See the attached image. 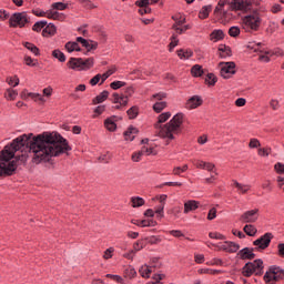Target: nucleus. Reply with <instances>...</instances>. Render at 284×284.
Here are the masks:
<instances>
[{
	"label": "nucleus",
	"instance_id": "1",
	"mask_svg": "<svg viewBox=\"0 0 284 284\" xmlns=\"http://www.w3.org/2000/svg\"><path fill=\"white\" fill-rule=\"evenodd\" d=\"M68 140L57 133L22 134L16 138L10 145H6L0 152V176H12L17 171V165L26 163L28 155H14V152H32L33 163H45L52 156L70 152Z\"/></svg>",
	"mask_w": 284,
	"mask_h": 284
},
{
	"label": "nucleus",
	"instance_id": "2",
	"mask_svg": "<svg viewBox=\"0 0 284 284\" xmlns=\"http://www.w3.org/2000/svg\"><path fill=\"white\" fill-rule=\"evenodd\" d=\"M170 116H172V113L170 112L161 113L158 118V122L154 124V128L160 130L159 136L172 141L174 140V134H179L181 132V125H183V113L175 114L169 123L161 126V123H165Z\"/></svg>",
	"mask_w": 284,
	"mask_h": 284
},
{
	"label": "nucleus",
	"instance_id": "3",
	"mask_svg": "<svg viewBox=\"0 0 284 284\" xmlns=\"http://www.w3.org/2000/svg\"><path fill=\"white\" fill-rule=\"evenodd\" d=\"M242 28L245 32H256L261 28V14L257 11L245 16L242 19Z\"/></svg>",
	"mask_w": 284,
	"mask_h": 284
},
{
	"label": "nucleus",
	"instance_id": "4",
	"mask_svg": "<svg viewBox=\"0 0 284 284\" xmlns=\"http://www.w3.org/2000/svg\"><path fill=\"white\" fill-rule=\"evenodd\" d=\"M243 276H261L263 274V260H255L254 262L246 263L242 268Z\"/></svg>",
	"mask_w": 284,
	"mask_h": 284
},
{
	"label": "nucleus",
	"instance_id": "5",
	"mask_svg": "<svg viewBox=\"0 0 284 284\" xmlns=\"http://www.w3.org/2000/svg\"><path fill=\"white\" fill-rule=\"evenodd\" d=\"M284 270L278 266H271L264 275V281L266 284H274L277 281H283Z\"/></svg>",
	"mask_w": 284,
	"mask_h": 284
},
{
	"label": "nucleus",
	"instance_id": "6",
	"mask_svg": "<svg viewBox=\"0 0 284 284\" xmlns=\"http://www.w3.org/2000/svg\"><path fill=\"white\" fill-rule=\"evenodd\" d=\"M30 19L28 18L27 12L13 13L9 19L10 28H24L26 23H29Z\"/></svg>",
	"mask_w": 284,
	"mask_h": 284
},
{
	"label": "nucleus",
	"instance_id": "7",
	"mask_svg": "<svg viewBox=\"0 0 284 284\" xmlns=\"http://www.w3.org/2000/svg\"><path fill=\"white\" fill-rule=\"evenodd\" d=\"M220 74L223 79H231L233 74H236V64L234 62H221Z\"/></svg>",
	"mask_w": 284,
	"mask_h": 284
},
{
	"label": "nucleus",
	"instance_id": "8",
	"mask_svg": "<svg viewBox=\"0 0 284 284\" xmlns=\"http://www.w3.org/2000/svg\"><path fill=\"white\" fill-rule=\"evenodd\" d=\"M232 10H240V12H250L252 10L251 0H233L231 2Z\"/></svg>",
	"mask_w": 284,
	"mask_h": 284
},
{
	"label": "nucleus",
	"instance_id": "9",
	"mask_svg": "<svg viewBox=\"0 0 284 284\" xmlns=\"http://www.w3.org/2000/svg\"><path fill=\"white\" fill-rule=\"evenodd\" d=\"M240 221L242 223H256V221H258V209L244 212L241 215Z\"/></svg>",
	"mask_w": 284,
	"mask_h": 284
},
{
	"label": "nucleus",
	"instance_id": "10",
	"mask_svg": "<svg viewBox=\"0 0 284 284\" xmlns=\"http://www.w3.org/2000/svg\"><path fill=\"white\" fill-rule=\"evenodd\" d=\"M270 243H272V233H265L253 242L255 247H258L260 250H266V247H270Z\"/></svg>",
	"mask_w": 284,
	"mask_h": 284
},
{
	"label": "nucleus",
	"instance_id": "11",
	"mask_svg": "<svg viewBox=\"0 0 284 284\" xmlns=\"http://www.w3.org/2000/svg\"><path fill=\"white\" fill-rule=\"evenodd\" d=\"M248 48L251 50H254V52H260V61H263L264 63H268L270 57H272V52L265 51L264 49L261 48V43L257 44H250Z\"/></svg>",
	"mask_w": 284,
	"mask_h": 284
},
{
	"label": "nucleus",
	"instance_id": "12",
	"mask_svg": "<svg viewBox=\"0 0 284 284\" xmlns=\"http://www.w3.org/2000/svg\"><path fill=\"white\" fill-rule=\"evenodd\" d=\"M128 97L119 93H113V103H119L114 106L115 110H121L128 105Z\"/></svg>",
	"mask_w": 284,
	"mask_h": 284
},
{
	"label": "nucleus",
	"instance_id": "13",
	"mask_svg": "<svg viewBox=\"0 0 284 284\" xmlns=\"http://www.w3.org/2000/svg\"><path fill=\"white\" fill-rule=\"evenodd\" d=\"M203 104V100L199 95H193L191 99L186 101L185 108L186 110H196L200 105Z\"/></svg>",
	"mask_w": 284,
	"mask_h": 284
},
{
	"label": "nucleus",
	"instance_id": "14",
	"mask_svg": "<svg viewBox=\"0 0 284 284\" xmlns=\"http://www.w3.org/2000/svg\"><path fill=\"white\" fill-rule=\"evenodd\" d=\"M237 256L242 260V261H252V258L256 257V254H254V248H250V247H245L241 251H239Z\"/></svg>",
	"mask_w": 284,
	"mask_h": 284
},
{
	"label": "nucleus",
	"instance_id": "15",
	"mask_svg": "<svg viewBox=\"0 0 284 284\" xmlns=\"http://www.w3.org/2000/svg\"><path fill=\"white\" fill-rule=\"evenodd\" d=\"M77 41L78 43H81L82 48H85L88 52H90V50H97V48H99V43L92 40H85L81 37H78Z\"/></svg>",
	"mask_w": 284,
	"mask_h": 284
},
{
	"label": "nucleus",
	"instance_id": "16",
	"mask_svg": "<svg viewBox=\"0 0 284 284\" xmlns=\"http://www.w3.org/2000/svg\"><path fill=\"white\" fill-rule=\"evenodd\" d=\"M135 4L139 6V13L140 14H150L152 12V9L149 7L150 6V0H138Z\"/></svg>",
	"mask_w": 284,
	"mask_h": 284
},
{
	"label": "nucleus",
	"instance_id": "17",
	"mask_svg": "<svg viewBox=\"0 0 284 284\" xmlns=\"http://www.w3.org/2000/svg\"><path fill=\"white\" fill-rule=\"evenodd\" d=\"M220 250L234 253L239 252V250H241V246L234 242H224L222 245H220Z\"/></svg>",
	"mask_w": 284,
	"mask_h": 284
},
{
	"label": "nucleus",
	"instance_id": "18",
	"mask_svg": "<svg viewBox=\"0 0 284 284\" xmlns=\"http://www.w3.org/2000/svg\"><path fill=\"white\" fill-rule=\"evenodd\" d=\"M227 3H230V0H220L214 10V14H216L217 17H221V19H223V17H225L227 14V12L223 11V8H225V6H227Z\"/></svg>",
	"mask_w": 284,
	"mask_h": 284
},
{
	"label": "nucleus",
	"instance_id": "19",
	"mask_svg": "<svg viewBox=\"0 0 284 284\" xmlns=\"http://www.w3.org/2000/svg\"><path fill=\"white\" fill-rule=\"evenodd\" d=\"M82 63H83V59L81 58H70L67 65L71 70H82Z\"/></svg>",
	"mask_w": 284,
	"mask_h": 284
},
{
	"label": "nucleus",
	"instance_id": "20",
	"mask_svg": "<svg viewBox=\"0 0 284 284\" xmlns=\"http://www.w3.org/2000/svg\"><path fill=\"white\" fill-rule=\"evenodd\" d=\"M194 210H199L197 201L189 200L184 203V214H190V212H194Z\"/></svg>",
	"mask_w": 284,
	"mask_h": 284
},
{
	"label": "nucleus",
	"instance_id": "21",
	"mask_svg": "<svg viewBox=\"0 0 284 284\" xmlns=\"http://www.w3.org/2000/svg\"><path fill=\"white\" fill-rule=\"evenodd\" d=\"M104 126L106 128V130H109V132H114V130H116V116H111L108 118L104 121Z\"/></svg>",
	"mask_w": 284,
	"mask_h": 284
},
{
	"label": "nucleus",
	"instance_id": "22",
	"mask_svg": "<svg viewBox=\"0 0 284 284\" xmlns=\"http://www.w3.org/2000/svg\"><path fill=\"white\" fill-rule=\"evenodd\" d=\"M225 38V33L223 32V30L219 29V30H214L211 34H210V39L216 43V41H222V39Z\"/></svg>",
	"mask_w": 284,
	"mask_h": 284
},
{
	"label": "nucleus",
	"instance_id": "23",
	"mask_svg": "<svg viewBox=\"0 0 284 284\" xmlns=\"http://www.w3.org/2000/svg\"><path fill=\"white\" fill-rule=\"evenodd\" d=\"M139 134V129L130 126L125 132L124 136L126 141H134V136Z\"/></svg>",
	"mask_w": 284,
	"mask_h": 284
},
{
	"label": "nucleus",
	"instance_id": "24",
	"mask_svg": "<svg viewBox=\"0 0 284 284\" xmlns=\"http://www.w3.org/2000/svg\"><path fill=\"white\" fill-rule=\"evenodd\" d=\"M57 33V27L52 23L48 24L43 31H42V36L43 37H52Z\"/></svg>",
	"mask_w": 284,
	"mask_h": 284
},
{
	"label": "nucleus",
	"instance_id": "25",
	"mask_svg": "<svg viewBox=\"0 0 284 284\" xmlns=\"http://www.w3.org/2000/svg\"><path fill=\"white\" fill-rule=\"evenodd\" d=\"M211 12H212V4L202 7L201 11L199 12V19H207Z\"/></svg>",
	"mask_w": 284,
	"mask_h": 284
},
{
	"label": "nucleus",
	"instance_id": "26",
	"mask_svg": "<svg viewBox=\"0 0 284 284\" xmlns=\"http://www.w3.org/2000/svg\"><path fill=\"white\" fill-rule=\"evenodd\" d=\"M139 274L142 278H150V275L152 274V266L143 265L139 270Z\"/></svg>",
	"mask_w": 284,
	"mask_h": 284
},
{
	"label": "nucleus",
	"instance_id": "27",
	"mask_svg": "<svg viewBox=\"0 0 284 284\" xmlns=\"http://www.w3.org/2000/svg\"><path fill=\"white\" fill-rule=\"evenodd\" d=\"M219 52H220L221 59H225L226 57H230L232 54V50L230 49V47L225 44H221L219 47Z\"/></svg>",
	"mask_w": 284,
	"mask_h": 284
},
{
	"label": "nucleus",
	"instance_id": "28",
	"mask_svg": "<svg viewBox=\"0 0 284 284\" xmlns=\"http://www.w3.org/2000/svg\"><path fill=\"white\" fill-rule=\"evenodd\" d=\"M193 54H194V52H192V50H190V49H186V50L180 49V50H178V57L180 59L187 60V59L192 58Z\"/></svg>",
	"mask_w": 284,
	"mask_h": 284
},
{
	"label": "nucleus",
	"instance_id": "29",
	"mask_svg": "<svg viewBox=\"0 0 284 284\" xmlns=\"http://www.w3.org/2000/svg\"><path fill=\"white\" fill-rule=\"evenodd\" d=\"M110 97V92L102 91L98 97L93 99V104L97 105L98 103H103Z\"/></svg>",
	"mask_w": 284,
	"mask_h": 284
},
{
	"label": "nucleus",
	"instance_id": "30",
	"mask_svg": "<svg viewBox=\"0 0 284 284\" xmlns=\"http://www.w3.org/2000/svg\"><path fill=\"white\" fill-rule=\"evenodd\" d=\"M65 50L69 52H81V47H79V42H67Z\"/></svg>",
	"mask_w": 284,
	"mask_h": 284
},
{
	"label": "nucleus",
	"instance_id": "31",
	"mask_svg": "<svg viewBox=\"0 0 284 284\" xmlns=\"http://www.w3.org/2000/svg\"><path fill=\"white\" fill-rule=\"evenodd\" d=\"M233 185H235V187L239 190L240 194H247V192H250L251 186L247 184H241L237 181H234Z\"/></svg>",
	"mask_w": 284,
	"mask_h": 284
},
{
	"label": "nucleus",
	"instance_id": "32",
	"mask_svg": "<svg viewBox=\"0 0 284 284\" xmlns=\"http://www.w3.org/2000/svg\"><path fill=\"white\" fill-rule=\"evenodd\" d=\"M4 97L8 101H14V99L19 97V92H17V90L14 89H7V91L4 92Z\"/></svg>",
	"mask_w": 284,
	"mask_h": 284
},
{
	"label": "nucleus",
	"instance_id": "33",
	"mask_svg": "<svg viewBox=\"0 0 284 284\" xmlns=\"http://www.w3.org/2000/svg\"><path fill=\"white\" fill-rule=\"evenodd\" d=\"M47 19H54L57 21L63 20V14H61L59 11H47Z\"/></svg>",
	"mask_w": 284,
	"mask_h": 284
},
{
	"label": "nucleus",
	"instance_id": "34",
	"mask_svg": "<svg viewBox=\"0 0 284 284\" xmlns=\"http://www.w3.org/2000/svg\"><path fill=\"white\" fill-rule=\"evenodd\" d=\"M52 57L54 59H58V61H60V63H65V54L63 52H61V50H59V49L53 50Z\"/></svg>",
	"mask_w": 284,
	"mask_h": 284
},
{
	"label": "nucleus",
	"instance_id": "35",
	"mask_svg": "<svg viewBox=\"0 0 284 284\" xmlns=\"http://www.w3.org/2000/svg\"><path fill=\"white\" fill-rule=\"evenodd\" d=\"M166 108H168V102L165 101L156 102L155 104H153V110L158 114L163 112V110H165Z\"/></svg>",
	"mask_w": 284,
	"mask_h": 284
},
{
	"label": "nucleus",
	"instance_id": "36",
	"mask_svg": "<svg viewBox=\"0 0 284 284\" xmlns=\"http://www.w3.org/2000/svg\"><path fill=\"white\" fill-rule=\"evenodd\" d=\"M179 45V38L176 33H173L171 37V42L169 44V52H172Z\"/></svg>",
	"mask_w": 284,
	"mask_h": 284
},
{
	"label": "nucleus",
	"instance_id": "37",
	"mask_svg": "<svg viewBox=\"0 0 284 284\" xmlns=\"http://www.w3.org/2000/svg\"><path fill=\"white\" fill-rule=\"evenodd\" d=\"M191 74H193L194 77H203V67H201L200 64L193 65L191 69Z\"/></svg>",
	"mask_w": 284,
	"mask_h": 284
},
{
	"label": "nucleus",
	"instance_id": "38",
	"mask_svg": "<svg viewBox=\"0 0 284 284\" xmlns=\"http://www.w3.org/2000/svg\"><path fill=\"white\" fill-rule=\"evenodd\" d=\"M243 230L245 234H247V236H255L257 232L254 225L252 224H246Z\"/></svg>",
	"mask_w": 284,
	"mask_h": 284
},
{
	"label": "nucleus",
	"instance_id": "39",
	"mask_svg": "<svg viewBox=\"0 0 284 284\" xmlns=\"http://www.w3.org/2000/svg\"><path fill=\"white\" fill-rule=\"evenodd\" d=\"M24 48H27V50H30V52H32V54H34L36 57H39V48H37V45H34L33 43L24 42Z\"/></svg>",
	"mask_w": 284,
	"mask_h": 284
},
{
	"label": "nucleus",
	"instance_id": "40",
	"mask_svg": "<svg viewBox=\"0 0 284 284\" xmlns=\"http://www.w3.org/2000/svg\"><path fill=\"white\" fill-rule=\"evenodd\" d=\"M124 276L125 278H134V276H136V270L132 266L126 267L124 270Z\"/></svg>",
	"mask_w": 284,
	"mask_h": 284
},
{
	"label": "nucleus",
	"instance_id": "41",
	"mask_svg": "<svg viewBox=\"0 0 284 284\" xmlns=\"http://www.w3.org/2000/svg\"><path fill=\"white\" fill-rule=\"evenodd\" d=\"M131 203L132 207H141V205H145V200L142 197H132Z\"/></svg>",
	"mask_w": 284,
	"mask_h": 284
},
{
	"label": "nucleus",
	"instance_id": "42",
	"mask_svg": "<svg viewBox=\"0 0 284 284\" xmlns=\"http://www.w3.org/2000/svg\"><path fill=\"white\" fill-rule=\"evenodd\" d=\"M129 119H136L139 116V108L132 106L126 111Z\"/></svg>",
	"mask_w": 284,
	"mask_h": 284
},
{
	"label": "nucleus",
	"instance_id": "43",
	"mask_svg": "<svg viewBox=\"0 0 284 284\" xmlns=\"http://www.w3.org/2000/svg\"><path fill=\"white\" fill-rule=\"evenodd\" d=\"M94 65V59L88 58V59H82V70H88L89 68H92Z\"/></svg>",
	"mask_w": 284,
	"mask_h": 284
},
{
	"label": "nucleus",
	"instance_id": "44",
	"mask_svg": "<svg viewBox=\"0 0 284 284\" xmlns=\"http://www.w3.org/2000/svg\"><path fill=\"white\" fill-rule=\"evenodd\" d=\"M143 247H145L143 240H139L138 242H135L133 244V248L131 251L136 254V252H141V250H143Z\"/></svg>",
	"mask_w": 284,
	"mask_h": 284
},
{
	"label": "nucleus",
	"instance_id": "45",
	"mask_svg": "<svg viewBox=\"0 0 284 284\" xmlns=\"http://www.w3.org/2000/svg\"><path fill=\"white\" fill-rule=\"evenodd\" d=\"M45 26H48V22H45V21L36 22L32 27V30L34 32H41V30H43V28H45Z\"/></svg>",
	"mask_w": 284,
	"mask_h": 284
},
{
	"label": "nucleus",
	"instance_id": "46",
	"mask_svg": "<svg viewBox=\"0 0 284 284\" xmlns=\"http://www.w3.org/2000/svg\"><path fill=\"white\" fill-rule=\"evenodd\" d=\"M141 153H143L145 156H150V154H154V148L150 146V144L143 145Z\"/></svg>",
	"mask_w": 284,
	"mask_h": 284
},
{
	"label": "nucleus",
	"instance_id": "47",
	"mask_svg": "<svg viewBox=\"0 0 284 284\" xmlns=\"http://www.w3.org/2000/svg\"><path fill=\"white\" fill-rule=\"evenodd\" d=\"M78 1L83 6V8H87V10H94V8H97V6H94V3H92V1L90 0H78Z\"/></svg>",
	"mask_w": 284,
	"mask_h": 284
},
{
	"label": "nucleus",
	"instance_id": "48",
	"mask_svg": "<svg viewBox=\"0 0 284 284\" xmlns=\"http://www.w3.org/2000/svg\"><path fill=\"white\" fill-rule=\"evenodd\" d=\"M141 227H154L156 225V221L154 220H142L140 221Z\"/></svg>",
	"mask_w": 284,
	"mask_h": 284
},
{
	"label": "nucleus",
	"instance_id": "49",
	"mask_svg": "<svg viewBox=\"0 0 284 284\" xmlns=\"http://www.w3.org/2000/svg\"><path fill=\"white\" fill-rule=\"evenodd\" d=\"M205 82L207 83V85H215L216 75H214L213 73H209L205 78Z\"/></svg>",
	"mask_w": 284,
	"mask_h": 284
},
{
	"label": "nucleus",
	"instance_id": "50",
	"mask_svg": "<svg viewBox=\"0 0 284 284\" xmlns=\"http://www.w3.org/2000/svg\"><path fill=\"white\" fill-rule=\"evenodd\" d=\"M229 34H230V37H233V38L239 37V34H241V28H239V27H231L229 29Z\"/></svg>",
	"mask_w": 284,
	"mask_h": 284
},
{
	"label": "nucleus",
	"instance_id": "51",
	"mask_svg": "<svg viewBox=\"0 0 284 284\" xmlns=\"http://www.w3.org/2000/svg\"><path fill=\"white\" fill-rule=\"evenodd\" d=\"M154 99L161 102L163 99H168V94L165 92L155 93L152 95L151 101H154Z\"/></svg>",
	"mask_w": 284,
	"mask_h": 284
},
{
	"label": "nucleus",
	"instance_id": "52",
	"mask_svg": "<svg viewBox=\"0 0 284 284\" xmlns=\"http://www.w3.org/2000/svg\"><path fill=\"white\" fill-rule=\"evenodd\" d=\"M106 278H111L112 281H115V283L125 284V280L119 275L106 274Z\"/></svg>",
	"mask_w": 284,
	"mask_h": 284
},
{
	"label": "nucleus",
	"instance_id": "53",
	"mask_svg": "<svg viewBox=\"0 0 284 284\" xmlns=\"http://www.w3.org/2000/svg\"><path fill=\"white\" fill-rule=\"evenodd\" d=\"M204 170H207V172H212L215 176H219V173L215 171L216 166L213 163L206 162Z\"/></svg>",
	"mask_w": 284,
	"mask_h": 284
},
{
	"label": "nucleus",
	"instance_id": "54",
	"mask_svg": "<svg viewBox=\"0 0 284 284\" xmlns=\"http://www.w3.org/2000/svg\"><path fill=\"white\" fill-rule=\"evenodd\" d=\"M271 152H272L271 148H263V149H258L257 154L258 156H270Z\"/></svg>",
	"mask_w": 284,
	"mask_h": 284
},
{
	"label": "nucleus",
	"instance_id": "55",
	"mask_svg": "<svg viewBox=\"0 0 284 284\" xmlns=\"http://www.w3.org/2000/svg\"><path fill=\"white\" fill-rule=\"evenodd\" d=\"M7 83L17 88V85H19V77L14 75L13 78H7Z\"/></svg>",
	"mask_w": 284,
	"mask_h": 284
},
{
	"label": "nucleus",
	"instance_id": "56",
	"mask_svg": "<svg viewBox=\"0 0 284 284\" xmlns=\"http://www.w3.org/2000/svg\"><path fill=\"white\" fill-rule=\"evenodd\" d=\"M29 98L32 99L33 101H41L43 103V101H45L43 99V95L39 94V93H29Z\"/></svg>",
	"mask_w": 284,
	"mask_h": 284
},
{
	"label": "nucleus",
	"instance_id": "57",
	"mask_svg": "<svg viewBox=\"0 0 284 284\" xmlns=\"http://www.w3.org/2000/svg\"><path fill=\"white\" fill-rule=\"evenodd\" d=\"M210 239H215L217 241H224L225 240V236L221 233H217V232H212L209 234Z\"/></svg>",
	"mask_w": 284,
	"mask_h": 284
},
{
	"label": "nucleus",
	"instance_id": "58",
	"mask_svg": "<svg viewBox=\"0 0 284 284\" xmlns=\"http://www.w3.org/2000/svg\"><path fill=\"white\" fill-rule=\"evenodd\" d=\"M53 10H65L68 9V4L63 2H55L52 4Z\"/></svg>",
	"mask_w": 284,
	"mask_h": 284
},
{
	"label": "nucleus",
	"instance_id": "59",
	"mask_svg": "<svg viewBox=\"0 0 284 284\" xmlns=\"http://www.w3.org/2000/svg\"><path fill=\"white\" fill-rule=\"evenodd\" d=\"M165 278V275L163 274H158L153 276V282H150L149 284H161V281Z\"/></svg>",
	"mask_w": 284,
	"mask_h": 284
},
{
	"label": "nucleus",
	"instance_id": "60",
	"mask_svg": "<svg viewBox=\"0 0 284 284\" xmlns=\"http://www.w3.org/2000/svg\"><path fill=\"white\" fill-rule=\"evenodd\" d=\"M274 170L277 174H284V164L281 162L275 163Z\"/></svg>",
	"mask_w": 284,
	"mask_h": 284
},
{
	"label": "nucleus",
	"instance_id": "61",
	"mask_svg": "<svg viewBox=\"0 0 284 284\" xmlns=\"http://www.w3.org/2000/svg\"><path fill=\"white\" fill-rule=\"evenodd\" d=\"M110 85H111L112 90H119V88H123L125 85V82L114 81Z\"/></svg>",
	"mask_w": 284,
	"mask_h": 284
},
{
	"label": "nucleus",
	"instance_id": "62",
	"mask_svg": "<svg viewBox=\"0 0 284 284\" xmlns=\"http://www.w3.org/2000/svg\"><path fill=\"white\" fill-rule=\"evenodd\" d=\"M248 148L255 149V148H261V142L258 139H251L248 143Z\"/></svg>",
	"mask_w": 284,
	"mask_h": 284
},
{
	"label": "nucleus",
	"instance_id": "63",
	"mask_svg": "<svg viewBox=\"0 0 284 284\" xmlns=\"http://www.w3.org/2000/svg\"><path fill=\"white\" fill-rule=\"evenodd\" d=\"M113 72H114V69H109L105 73H103V74L101 75V78H102L101 83L108 81V78H109V77H112V73H113Z\"/></svg>",
	"mask_w": 284,
	"mask_h": 284
},
{
	"label": "nucleus",
	"instance_id": "64",
	"mask_svg": "<svg viewBox=\"0 0 284 284\" xmlns=\"http://www.w3.org/2000/svg\"><path fill=\"white\" fill-rule=\"evenodd\" d=\"M206 265H223V260H221V258H213L210 262H206Z\"/></svg>",
	"mask_w": 284,
	"mask_h": 284
}]
</instances>
